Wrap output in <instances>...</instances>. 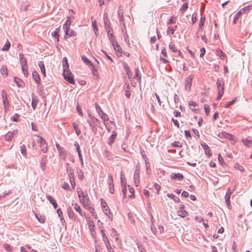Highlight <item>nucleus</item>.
Returning <instances> with one entry per match:
<instances>
[{
    "mask_svg": "<svg viewBox=\"0 0 252 252\" xmlns=\"http://www.w3.org/2000/svg\"><path fill=\"white\" fill-rule=\"evenodd\" d=\"M4 105L5 111L6 112L8 108V100H2Z\"/></svg>",
    "mask_w": 252,
    "mask_h": 252,
    "instance_id": "51",
    "label": "nucleus"
},
{
    "mask_svg": "<svg viewBox=\"0 0 252 252\" xmlns=\"http://www.w3.org/2000/svg\"><path fill=\"white\" fill-rule=\"evenodd\" d=\"M32 75V78H33L35 82L37 84H39L40 83V78L39 76L38 73L36 71H33Z\"/></svg>",
    "mask_w": 252,
    "mask_h": 252,
    "instance_id": "17",
    "label": "nucleus"
},
{
    "mask_svg": "<svg viewBox=\"0 0 252 252\" xmlns=\"http://www.w3.org/2000/svg\"><path fill=\"white\" fill-rule=\"evenodd\" d=\"M107 183H108V186H111L114 185L113 177L111 174H110L108 175V179L107 181Z\"/></svg>",
    "mask_w": 252,
    "mask_h": 252,
    "instance_id": "41",
    "label": "nucleus"
},
{
    "mask_svg": "<svg viewBox=\"0 0 252 252\" xmlns=\"http://www.w3.org/2000/svg\"><path fill=\"white\" fill-rule=\"evenodd\" d=\"M117 235H118L117 234V230L115 229H114V228H112L111 229V236L112 237H115Z\"/></svg>",
    "mask_w": 252,
    "mask_h": 252,
    "instance_id": "61",
    "label": "nucleus"
},
{
    "mask_svg": "<svg viewBox=\"0 0 252 252\" xmlns=\"http://www.w3.org/2000/svg\"><path fill=\"white\" fill-rule=\"evenodd\" d=\"M128 187H129V192L131 193V195L129 196V197L134 198L135 196L134 190L132 188L130 187L129 186H128Z\"/></svg>",
    "mask_w": 252,
    "mask_h": 252,
    "instance_id": "52",
    "label": "nucleus"
},
{
    "mask_svg": "<svg viewBox=\"0 0 252 252\" xmlns=\"http://www.w3.org/2000/svg\"><path fill=\"white\" fill-rule=\"evenodd\" d=\"M66 171L69 175L70 180L71 181V179L74 180L73 170L72 168L71 167H68L67 168Z\"/></svg>",
    "mask_w": 252,
    "mask_h": 252,
    "instance_id": "30",
    "label": "nucleus"
},
{
    "mask_svg": "<svg viewBox=\"0 0 252 252\" xmlns=\"http://www.w3.org/2000/svg\"><path fill=\"white\" fill-rule=\"evenodd\" d=\"M201 146L203 149L204 150L205 153L207 155H208V156L211 155L209 147L205 143L201 144Z\"/></svg>",
    "mask_w": 252,
    "mask_h": 252,
    "instance_id": "22",
    "label": "nucleus"
},
{
    "mask_svg": "<svg viewBox=\"0 0 252 252\" xmlns=\"http://www.w3.org/2000/svg\"><path fill=\"white\" fill-rule=\"evenodd\" d=\"M177 26H175L174 27H168L167 30V34L170 35L174 34L175 31H176L177 28Z\"/></svg>",
    "mask_w": 252,
    "mask_h": 252,
    "instance_id": "26",
    "label": "nucleus"
},
{
    "mask_svg": "<svg viewBox=\"0 0 252 252\" xmlns=\"http://www.w3.org/2000/svg\"><path fill=\"white\" fill-rule=\"evenodd\" d=\"M237 99V97H235L234 99H233L232 100L230 101L226 106V108L229 107L230 106L234 104V103L236 101V100Z\"/></svg>",
    "mask_w": 252,
    "mask_h": 252,
    "instance_id": "60",
    "label": "nucleus"
},
{
    "mask_svg": "<svg viewBox=\"0 0 252 252\" xmlns=\"http://www.w3.org/2000/svg\"><path fill=\"white\" fill-rule=\"evenodd\" d=\"M112 43L113 44V46L114 47V50L116 49V48L119 45L118 43L115 40H112Z\"/></svg>",
    "mask_w": 252,
    "mask_h": 252,
    "instance_id": "62",
    "label": "nucleus"
},
{
    "mask_svg": "<svg viewBox=\"0 0 252 252\" xmlns=\"http://www.w3.org/2000/svg\"><path fill=\"white\" fill-rule=\"evenodd\" d=\"M46 198L52 204L55 209H56L57 208L58 204L56 203V201L54 199L52 198V196L47 195H46Z\"/></svg>",
    "mask_w": 252,
    "mask_h": 252,
    "instance_id": "20",
    "label": "nucleus"
},
{
    "mask_svg": "<svg viewBox=\"0 0 252 252\" xmlns=\"http://www.w3.org/2000/svg\"><path fill=\"white\" fill-rule=\"evenodd\" d=\"M47 158L44 156L42 158L40 162V166L43 171L46 169Z\"/></svg>",
    "mask_w": 252,
    "mask_h": 252,
    "instance_id": "12",
    "label": "nucleus"
},
{
    "mask_svg": "<svg viewBox=\"0 0 252 252\" xmlns=\"http://www.w3.org/2000/svg\"><path fill=\"white\" fill-rule=\"evenodd\" d=\"M118 16L119 20L121 22H124V17L123 12H122L120 10H119L118 12Z\"/></svg>",
    "mask_w": 252,
    "mask_h": 252,
    "instance_id": "39",
    "label": "nucleus"
},
{
    "mask_svg": "<svg viewBox=\"0 0 252 252\" xmlns=\"http://www.w3.org/2000/svg\"><path fill=\"white\" fill-rule=\"evenodd\" d=\"M84 216L88 222L89 228L91 232L92 235H93V233L94 232V224L90 216L86 215Z\"/></svg>",
    "mask_w": 252,
    "mask_h": 252,
    "instance_id": "6",
    "label": "nucleus"
},
{
    "mask_svg": "<svg viewBox=\"0 0 252 252\" xmlns=\"http://www.w3.org/2000/svg\"><path fill=\"white\" fill-rule=\"evenodd\" d=\"M80 201L83 205L90 202L89 196L87 194L83 195L82 198L80 199Z\"/></svg>",
    "mask_w": 252,
    "mask_h": 252,
    "instance_id": "24",
    "label": "nucleus"
},
{
    "mask_svg": "<svg viewBox=\"0 0 252 252\" xmlns=\"http://www.w3.org/2000/svg\"><path fill=\"white\" fill-rule=\"evenodd\" d=\"M95 105L96 110V111H97V112L98 113V114L100 113V112L103 111L101 110V109L100 107L99 106V105L97 103H95Z\"/></svg>",
    "mask_w": 252,
    "mask_h": 252,
    "instance_id": "59",
    "label": "nucleus"
},
{
    "mask_svg": "<svg viewBox=\"0 0 252 252\" xmlns=\"http://www.w3.org/2000/svg\"><path fill=\"white\" fill-rule=\"evenodd\" d=\"M103 21L106 31H107L108 34H109V32H111L112 29L110 28V23L107 17V14L106 12L103 14Z\"/></svg>",
    "mask_w": 252,
    "mask_h": 252,
    "instance_id": "5",
    "label": "nucleus"
},
{
    "mask_svg": "<svg viewBox=\"0 0 252 252\" xmlns=\"http://www.w3.org/2000/svg\"><path fill=\"white\" fill-rule=\"evenodd\" d=\"M83 206L88 211H90V210H93V206L92 204L90 202L84 205Z\"/></svg>",
    "mask_w": 252,
    "mask_h": 252,
    "instance_id": "46",
    "label": "nucleus"
},
{
    "mask_svg": "<svg viewBox=\"0 0 252 252\" xmlns=\"http://www.w3.org/2000/svg\"><path fill=\"white\" fill-rule=\"evenodd\" d=\"M103 241L106 248H108L111 246L110 243L108 238H104V239H103Z\"/></svg>",
    "mask_w": 252,
    "mask_h": 252,
    "instance_id": "50",
    "label": "nucleus"
},
{
    "mask_svg": "<svg viewBox=\"0 0 252 252\" xmlns=\"http://www.w3.org/2000/svg\"><path fill=\"white\" fill-rule=\"evenodd\" d=\"M37 98L35 96H32V108L35 110L37 103Z\"/></svg>",
    "mask_w": 252,
    "mask_h": 252,
    "instance_id": "31",
    "label": "nucleus"
},
{
    "mask_svg": "<svg viewBox=\"0 0 252 252\" xmlns=\"http://www.w3.org/2000/svg\"><path fill=\"white\" fill-rule=\"evenodd\" d=\"M19 117V115L17 114H15L14 116L11 117V120L14 122L18 121V118Z\"/></svg>",
    "mask_w": 252,
    "mask_h": 252,
    "instance_id": "56",
    "label": "nucleus"
},
{
    "mask_svg": "<svg viewBox=\"0 0 252 252\" xmlns=\"http://www.w3.org/2000/svg\"><path fill=\"white\" fill-rule=\"evenodd\" d=\"M20 148L21 154L23 156L26 157L27 155L26 146L25 145H22L20 146Z\"/></svg>",
    "mask_w": 252,
    "mask_h": 252,
    "instance_id": "38",
    "label": "nucleus"
},
{
    "mask_svg": "<svg viewBox=\"0 0 252 252\" xmlns=\"http://www.w3.org/2000/svg\"><path fill=\"white\" fill-rule=\"evenodd\" d=\"M172 146L175 147H182V144L179 141H175L172 143Z\"/></svg>",
    "mask_w": 252,
    "mask_h": 252,
    "instance_id": "53",
    "label": "nucleus"
},
{
    "mask_svg": "<svg viewBox=\"0 0 252 252\" xmlns=\"http://www.w3.org/2000/svg\"><path fill=\"white\" fill-rule=\"evenodd\" d=\"M63 76L65 80L71 84H74L73 74L69 71V66L64 65V71Z\"/></svg>",
    "mask_w": 252,
    "mask_h": 252,
    "instance_id": "1",
    "label": "nucleus"
},
{
    "mask_svg": "<svg viewBox=\"0 0 252 252\" xmlns=\"http://www.w3.org/2000/svg\"><path fill=\"white\" fill-rule=\"evenodd\" d=\"M188 212L184 210H183V208L181 207L178 211V214L179 216L182 218H184L186 216L188 215Z\"/></svg>",
    "mask_w": 252,
    "mask_h": 252,
    "instance_id": "25",
    "label": "nucleus"
},
{
    "mask_svg": "<svg viewBox=\"0 0 252 252\" xmlns=\"http://www.w3.org/2000/svg\"><path fill=\"white\" fill-rule=\"evenodd\" d=\"M73 128L75 131V132H76L77 135L79 136L81 133V131H80V129L78 128V126L75 123H73Z\"/></svg>",
    "mask_w": 252,
    "mask_h": 252,
    "instance_id": "40",
    "label": "nucleus"
},
{
    "mask_svg": "<svg viewBox=\"0 0 252 252\" xmlns=\"http://www.w3.org/2000/svg\"><path fill=\"white\" fill-rule=\"evenodd\" d=\"M169 47L170 50H171L173 52L176 53L178 52V54L180 56L182 54V53L180 51H178L174 44L170 43L169 45Z\"/></svg>",
    "mask_w": 252,
    "mask_h": 252,
    "instance_id": "28",
    "label": "nucleus"
},
{
    "mask_svg": "<svg viewBox=\"0 0 252 252\" xmlns=\"http://www.w3.org/2000/svg\"><path fill=\"white\" fill-rule=\"evenodd\" d=\"M218 136L219 138L220 139H227L229 140H231L233 138V136L231 134L228 133L225 131L219 133L218 134Z\"/></svg>",
    "mask_w": 252,
    "mask_h": 252,
    "instance_id": "10",
    "label": "nucleus"
},
{
    "mask_svg": "<svg viewBox=\"0 0 252 252\" xmlns=\"http://www.w3.org/2000/svg\"><path fill=\"white\" fill-rule=\"evenodd\" d=\"M60 156L61 158H62L63 160H64L67 157V152L63 148L61 151H59Z\"/></svg>",
    "mask_w": 252,
    "mask_h": 252,
    "instance_id": "29",
    "label": "nucleus"
},
{
    "mask_svg": "<svg viewBox=\"0 0 252 252\" xmlns=\"http://www.w3.org/2000/svg\"><path fill=\"white\" fill-rule=\"evenodd\" d=\"M170 178L172 181L178 180L180 181H181L184 179V177L181 173H172L170 175Z\"/></svg>",
    "mask_w": 252,
    "mask_h": 252,
    "instance_id": "9",
    "label": "nucleus"
},
{
    "mask_svg": "<svg viewBox=\"0 0 252 252\" xmlns=\"http://www.w3.org/2000/svg\"><path fill=\"white\" fill-rule=\"evenodd\" d=\"M134 179H140V167L137 166L134 174Z\"/></svg>",
    "mask_w": 252,
    "mask_h": 252,
    "instance_id": "32",
    "label": "nucleus"
},
{
    "mask_svg": "<svg viewBox=\"0 0 252 252\" xmlns=\"http://www.w3.org/2000/svg\"><path fill=\"white\" fill-rule=\"evenodd\" d=\"M71 25V21L70 20V17H67L65 23L63 25V28L64 31H67V29H69L70 26Z\"/></svg>",
    "mask_w": 252,
    "mask_h": 252,
    "instance_id": "18",
    "label": "nucleus"
},
{
    "mask_svg": "<svg viewBox=\"0 0 252 252\" xmlns=\"http://www.w3.org/2000/svg\"><path fill=\"white\" fill-rule=\"evenodd\" d=\"M37 142L39 144L41 150L43 153H46L48 151L47 144L45 141L41 136H37Z\"/></svg>",
    "mask_w": 252,
    "mask_h": 252,
    "instance_id": "3",
    "label": "nucleus"
},
{
    "mask_svg": "<svg viewBox=\"0 0 252 252\" xmlns=\"http://www.w3.org/2000/svg\"><path fill=\"white\" fill-rule=\"evenodd\" d=\"M250 5L247 6L242 8L241 9H240V10L239 12H238L234 16V20L233 22V24H236L237 21L238 20V19L239 18L240 16L242 15V14H244L246 12L249 11L250 10Z\"/></svg>",
    "mask_w": 252,
    "mask_h": 252,
    "instance_id": "4",
    "label": "nucleus"
},
{
    "mask_svg": "<svg viewBox=\"0 0 252 252\" xmlns=\"http://www.w3.org/2000/svg\"><path fill=\"white\" fill-rule=\"evenodd\" d=\"M90 117L92 122L96 124V125H97V123H99V120L97 118H96L95 117H94L93 116L90 115Z\"/></svg>",
    "mask_w": 252,
    "mask_h": 252,
    "instance_id": "55",
    "label": "nucleus"
},
{
    "mask_svg": "<svg viewBox=\"0 0 252 252\" xmlns=\"http://www.w3.org/2000/svg\"><path fill=\"white\" fill-rule=\"evenodd\" d=\"M38 66L40 68L41 72L44 77L46 76L45 68L44 67V63L42 61H40L38 63Z\"/></svg>",
    "mask_w": 252,
    "mask_h": 252,
    "instance_id": "21",
    "label": "nucleus"
},
{
    "mask_svg": "<svg viewBox=\"0 0 252 252\" xmlns=\"http://www.w3.org/2000/svg\"><path fill=\"white\" fill-rule=\"evenodd\" d=\"M188 7V4L187 2H185L183 4L181 8H180V11L184 12L185 11Z\"/></svg>",
    "mask_w": 252,
    "mask_h": 252,
    "instance_id": "49",
    "label": "nucleus"
},
{
    "mask_svg": "<svg viewBox=\"0 0 252 252\" xmlns=\"http://www.w3.org/2000/svg\"><path fill=\"white\" fill-rule=\"evenodd\" d=\"M60 32V28H56L55 31L52 32L51 34L53 36L57 38V40H59V32Z\"/></svg>",
    "mask_w": 252,
    "mask_h": 252,
    "instance_id": "37",
    "label": "nucleus"
},
{
    "mask_svg": "<svg viewBox=\"0 0 252 252\" xmlns=\"http://www.w3.org/2000/svg\"><path fill=\"white\" fill-rule=\"evenodd\" d=\"M0 73L2 76L4 78L6 77L8 75V70L7 67L5 65H3L1 66L0 69Z\"/></svg>",
    "mask_w": 252,
    "mask_h": 252,
    "instance_id": "13",
    "label": "nucleus"
},
{
    "mask_svg": "<svg viewBox=\"0 0 252 252\" xmlns=\"http://www.w3.org/2000/svg\"><path fill=\"white\" fill-rule=\"evenodd\" d=\"M123 67L125 69L126 73L129 72L130 71V68L129 67L128 64L126 63H123Z\"/></svg>",
    "mask_w": 252,
    "mask_h": 252,
    "instance_id": "47",
    "label": "nucleus"
},
{
    "mask_svg": "<svg viewBox=\"0 0 252 252\" xmlns=\"http://www.w3.org/2000/svg\"><path fill=\"white\" fill-rule=\"evenodd\" d=\"M67 214H68V216L69 218L70 219H72V220H75V219L76 216H75V214L74 213V212L73 211V210L71 208V207H69L67 208Z\"/></svg>",
    "mask_w": 252,
    "mask_h": 252,
    "instance_id": "14",
    "label": "nucleus"
},
{
    "mask_svg": "<svg viewBox=\"0 0 252 252\" xmlns=\"http://www.w3.org/2000/svg\"><path fill=\"white\" fill-rule=\"evenodd\" d=\"M133 79H135L140 82L141 76L139 75V70L138 68H136L135 70V74L133 75Z\"/></svg>",
    "mask_w": 252,
    "mask_h": 252,
    "instance_id": "27",
    "label": "nucleus"
},
{
    "mask_svg": "<svg viewBox=\"0 0 252 252\" xmlns=\"http://www.w3.org/2000/svg\"><path fill=\"white\" fill-rule=\"evenodd\" d=\"M65 32V38L68 37L74 36L76 35V32L73 30H70L69 29H67V31H64Z\"/></svg>",
    "mask_w": 252,
    "mask_h": 252,
    "instance_id": "15",
    "label": "nucleus"
},
{
    "mask_svg": "<svg viewBox=\"0 0 252 252\" xmlns=\"http://www.w3.org/2000/svg\"><path fill=\"white\" fill-rule=\"evenodd\" d=\"M92 214V216L95 219H97V215L96 214V213L94 211V208H93V210H90L89 211Z\"/></svg>",
    "mask_w": 252,
    "mask_h": 252,
    "instance_id": "54",
    "label": "nucleus"
},
{
    "mask_svg": "<svg viewBox=\"0 0 252 252\" xmlns=\"http://www.w3.org/2000/svg\"><path fill=\"white\" fill-rule=\"evenodd\" d=\"M104 154H105V156L107 158L108 160L112 159L113 158H112V157L111 156V154L108 150H105L104 151Z\"/></svg>",
    "mask_w": 252,
    "mask_h": 252,
    "instance_id": "42",
    "label": "nucleus"
},
{
    "mask_svg": "<svg viewBox=\"0 0 252 252\" xmlns=\"http://www.w3.org/2000/svg\"><path fill=\"white\" fill-rule=\"evenodd\" d=\"M234 167L236 169H237L241 172H243L244 171V167L242 166L239 164L238 163H235Z\"/></svg>",
    "mask_w": 252,
    "mask_h": 252,
    "instance_id": "45",
    "label": "nucleus"
},
{
    "mask_svg": "<svg viewBox=\"0 0 252 252\" xmlns=\"http://www.w3.org/2000/svg\"><path fill=\"white\" fill-rule=\"evenodd\" d=\"M72 206H73V209H74V210H75L76 212H78L80 216H83L81 209L80 206L78 204V203H75L72 204Z\"/></svg>",
    "mask_w": 252,
    "mask_h": 252,
    "instance_id": "23",
    "label": "nucleus"
},
{
    "mask_svg": "<svg viewBox=\"0 0 252 252\" xmlns=\"http://www.w3.org/2000/svg\"><path fill=\"white\" fill-rule=\"evenodd\" d=\"M37 220L40 223H43L45 221V218L41 216L39 218H37Z\"/></svg>",
    "mask_w": 252,
    "mask_h": 252,
    "instance_id": "64",
    "label": "nucleus"
},
{
    "mask_svg": "<svg viewBox=\"0 0 252 252\" xmlns=\"http://www.w3.org/2000/svg\"><path fill=\"white\" fill-rule=\"evenodd\" d=\"M101 118L104 121H107L109 120V118L106 114H105L103 111L100 112V113L98 114Z\"/></svg>",
    "mask_w": 252,
    "mask_h": 252,
    "instance_id": "35",
    "label": "nucleus"
},
{
    "mask_svg": "<svg viewBox=\"0 0 252 252\" xmlns=\"http://www.w3.org/2000/svg\"><path fill=\"white\" fill-rule=\"evenodd\" d=\"M4 248L8 252H11V248L10 246V245H9L8 244H4L3 245Z\"/></svg>",
    "mask_w": 252,
    "mask_h": 252,
    "instance_id": "57",
    "label": "nucleus"
},
{
    "mask_svg": "<svg viewBox=\"0 0 252 252\" xmlns=\"http://www.w3.org/2000/svg\"><path fill=\"white\" fill-rule=\"evenodd\" d=\"M14 135V133L12 132H8L7 134H6L4 136L5 139L6 141H10L13 138Z\"/></svg>",
    "mask_w": 252,
    "mask_h": 252,
    "instance_id": "34",
    "label": "nucleus"
},
{
    "mask_svg": "<svg viewBox=\"0 0 252 252\" xmlns=\"http://www.w3.org/2000/svg\"><path fill=\"white\" fill-rule=\"evenodd\" d=\"M57 214L59 216V217H60V218L61 219V220H63V212L62 211H61V209L60 208H59L57 210Z\"/></svg>",
    "mask_w": 252,
    "mask_h": 252,
    "instance_id": "48",
    "label": "nucleus"
},
{
    "mask_svg": "<svg viewBox=\"0 0 252 252\" xmlns=\"http://www.w3.org/2000/svg\"><path fill=\"white\" fill-rule=\"evenodd\" d=\"M101 204L102 210L105 213V214L109 218L112 219V214L110 212V210L108 208L107 206V204L105 202H102V199H101Z\"/></svg>",
    "mask_w": 252,
    "mask_h": 252,
    "instance_id": "7",
    "label": "nucleus"
},
{
    "mask_svg": "<svg viewBox=\"0 0 252 252\" xmlns=\"http://www.w3.org/2000/svg\"><path fill=\"white\" fill-rule=\"evenodd\" d=\"M10 47V42L9 40H7L5 44L3 46V47L2 48L1 50L3 51H7L9 50Z\"/></svg>",
    "mask_w": 252,
    "mask_h": 252,
    "instance_id": "36",
    "label": "nucleus"
},
{
    "mask_svg": "<svg viewBox=\"0 0 252 252\" xmlns=\"http://www.w3.org/2000/svg\"><path fill=\"white\" fill-rule=\"evenodd\" d=\"M22 69L25 76L27 77L28 75V65L22 66Z\"/></svg>",
    "mask_w": 252,
    "mask_h": 252,
    "instance_id": "44",
    "label": "nucleus"
},
{
    "mask_svg": "<svg viewBox=\"0 0 252 252\" xmlns=\"http://www.w3.org/2000/svg\"><path fill=\"white\" fill-rule=\"evenodd\" d=\"M62 187L66 190L70 189V187H69L68 184L67 183H65V182H64V183L63 184V185L62 186Z\"/></svg>",
    "mask_w": 252,
    "mask_h": 252,
    "instance_id": "58",
    "label": "nucleus"
},
{
    "mask_svg": "<svg viewBox=\"0 0 252 252\" xmlns=\"http://www.w3.org/2000/svg\"><path fill=\"white\" fill-rule=\"evenodd\" d=\"M193 78V77L192 75H189L185 81V89L187 91H189L190 90Z\"/></svg>",
    "mask_w": 252,
    "mask_h": 252,
    "instance_id": "8",
    "label": "nucleus"
},
{
    "mask_svg": "<svg viewBox=\"0 0 252 252\" xmlns=\"http://www.w3.org/2000/svg\"><path fill=\"white\" fill-rule=\"evenodd\" d=\"M189 105L190 107H196L197 106V104L193 101H190L189 102Z\"/></svg>",
    "mask_w": 252,
    "mask_h": 252,
    "instance_id": "63",
    "label": "nucleus"
},
{
    "mask_svg": "<svg viewBox=\"0 0 252 252\" xmlns=\"http://www.w3.org/2000/svg\"><path fill=\"white\" fill-rule=\"evenodd\" d=\"M1 97H2V100H8V99H7L8 95H7V93L5 92V91L4 90H2Z\"/></svg>",
    "mask_w": 252,
    "mask_h": 252,
    "instance_id": "43",
    "label": "nucleus"
},
{
    "mask_svg": "<svg viewBox=\"0 0 252 252\" xmlns=\"http://www.w3.org/2000/svg\"><path fill=\"white\" fill-rule=\"evenodd\" d=\"M116 133H114L113 132V134L110 136V137L108 139V144L111 146L113 143L114 142L116 138Z\"/></svg>",
    "mask_w": 252,
    "mask_h": 252,
    "instance_id": "19",
    "label": "nucleus"
},
{
    "mask_svg": "<svg viewBox=\"0 0 252 252\" xmlns=\"http://www.w3.org/2000/svg\"><path fill=\"white\" fill-rule=\"evenodd\" d=\"M231 195L229 194H228L226 193V194L225 195V201L226 202V204L228 208L231 206L230 205V198Z\"/></svg>",
    "mask_w": 252,
    "mask_h": 252,
    "instance_id": "33",
    "label": "nucleus"
},
{
    "mask_svg": "<svg viewBox=\"0 0 252 252\" xmlns=\"http://www.w3.org/2000/svg\"><path fill=\"white\" fill-rule=\"evenodd\" d=\"M19 59L21 66L27 65V62L26 59L24 57L23 54L20 53L19 54Z\"/></svg>",
    "mask_w": 252,
    "mask_h": 252,
    "instance_id": "16",
    "label": "nucleus"
},
{
    "mask_svg": "<svg viewBox=\"0 0 252 252\" xmlns=\"http://www.w3.org/2000/svg\"><path fill=\"white\" fill-rule=\"evenodd\" d=\"M217 85L219 94L217 99L219 100L221 97L224 92V83L222 78H219L218 79Z\"/></svg>",
    "mask_w": 252,
    "mask_h": 252,
    "instance_id": "2",
    "label": "nucleus"
},
{
    "mask_svg": "<svg viewBox=\"0 0 252 252\" xmlns=\"http://www.w3.org/2000/svg\"><path fill=\"white\" fill-rule=\"evenodd\" d=\"M242 141L244 145L247 147H250L252 146V138L250 137L243 139Z\"/></svg>",
    "mask_w": 252,
    "mask_h": 252,
    "instance_id": "11",
    "label": "nucleus"
}]
</instances>
